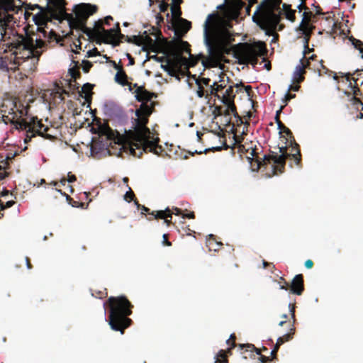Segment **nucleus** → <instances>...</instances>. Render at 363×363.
Listing matches in <instances>:
<instances>
[{
  "mask_svg": "<svg viewBox=\"0 0 363 363\" xmlns=\"http://www.w3.org/2000/svg\"><path fill=\"white\" fill-rule=\"evenodd\" d=\"M204 42L207 47L208 55H201L202 65L205 68L216 67L223 61L225 55L233 53L241 65L250 64L255 67L258 63V56L265 55L267 48L264 43L254 44L238 43L230 46L234 40L230 31L220 25L218 13L207 16L203 28Z\"/></svg>",
  "mask_w": 363,
  "mask_h": 363,
  "instance_id": "f257e3e1",
  "label": "nucleus"
},
{
  "mask_svg": "<svg viewBox=\"0 0 363 363\" xmlns=\"http://www.w3.org/2000/svg\"><path fill=\"white\" fill-rule=\"evenodd\" d=\"M283 107L277 111L275 116V121L277 123L279 133H284L285 135H281V141L284 145L279 147V155L274 151H270L269 155H265L262 158L259 157L256 150L251 147L249 152L252 156V160H255L257 163V169H259L262 166L267 164L273 163L272 168L274 173L279 172V173L284 172L286 160H290L294 161L296 166H301V154L299 145L296 142L292 132L280 121L279 114Z\"/></svg>",
  "mask_w": 363,
  "mask_h": 363,
  "instance_id": "f03ea898",
  "label": "nucleus"
},
{
  "mask_svg": "<svg viewBox=\"0 0 363 363\" xmlns=\"http://www.w3.org/2000/svg\"><path fill=\"white\" fill-rule=\"evenodd\" d=\"M66 0H47L46 10L52 18L60 21L67 20L71 30L83 33L87 28L88 18L97 11L98 7L90 4H79L74 7V16L72 13L66 12Z\"/></svg>",
  "mask_w": 363,
  "mask_h": 363,
  "instance_id": "7ed1b4c3",
  "label": "nucleus"
},
{
  "mask_svg": "<svg viewBox=\"0 0 363 363\" xmlns=\"http://www.w3.org/2000/svg\"><path fill=\"white\" fill-rule=\"evenodd\" d=\"M10 46L14 55L13 65L17 68L21 66L22 69L28 72H33L36 69L42 51L33 49L31 36L17 35L10 43Z\"/></svg>",
  "mask_w": 363,
  "mask_h": 363,
  "instance_id": "20e7f679",
  "label": "nucleus"
},
{
  "mask_svg": "<svg viewBox=\"0 0 363 363\" xmlns=\"http://www.w3.org/2000/svg\"><path fill=\"white\" fill-rule=\"evenodd\" d=\"M107 303L109 306V325L116 331L123 330L130 325L131 319L128 318L132 313L133 305L127 296H110Z\"/></svg>",
  "mask_w": 363,
  "mask_h": 363,
  "instance_id": "39448f33",
  "label": "nucleus"
},
{
  "mask_svg": "<svg viewBox=\"0 0 363 363\" xmlns=\"http://www.w3.org/2000/svg\"><path fill=\"white\" fill-rule=\"evenodd\" d=\"M281 0H262L253 15L254 21L258 16L266 26L275 29L281 20Z\"/></svg>",
  "mask_w": 363,
  "mask_h": 363,
  "instance_id": "423d86ee",
  "label": "nucleus"
},
{
  "mask_svg": "<svg viewBox=\"0 0 363 363\" xmlns=\"http://www.w3.org/2000/svg\"><path fill=\"white\" fill-rule=\"evenodd\" d=\"M28 107L24 106L20 101L6 100L0 108L1 121L6 124L11 123L16 129V123H21L23 116L27 115Z\"/></svg>",
  "mask_w": 363,
  "mask_h": 363,
  "instance_id": "0eeeda50",
  "label": "nucleus"
},
{
  "mask_svg": "<svg viewBox=\"0 0 363 363\" xmlns=\"http://www.w3.org/2000/svg\"><path fill=\"white\" fill-rule=\"evenodd\" d=\"M167 49L169 55L174 57L177 60L184 61L186 60V57H182L183 53L186 52L189 55V58L187 62L189 67L196 66L199 61L203 60V58L200 57L201 54H199L196 57H194L191 54L190 45L188 42L182 40H172L167 42Z\"/></svg>",
  "mask_w": 363,
  "mask_h": 363,
  "instance_id": "6e6552de",
  "label": "nucleus"
},
{
  "mask_svg": "<svg viewBox=\"0 0 363 363\" xmlns=\"http://www.w3.org/2000/svg\"><path fill=\"white\" fill-rule=\"evenodd\" d=\"M16 124L17 130L26 131V137L24 139L25 143H28L31 140V138L36 135L43 136L46 139L53 138L51 135L47 133L49 128L45 127L37 117L31 118L30 121H26L25 119H23L21 121V123H17Z\"/></svg>",
  "mask_w": 363,
  "mask_h": 363,
  "instance_id": "1a4fd4ad",
  "label": "nucleus"
},
{
  "mask_svg": "<svg viewBox=\"0 0 363 363\" xmlns=\"http://www.w3.org/2000/svg\"><path fill=\"white\" fill-rule=\"evenodd\" d=\"M135 116L137 118L135 119L134 130H130L128 133V136L131 140L130 143H146L150 147L154 146L150 140V130L147 127L149 116L141 114Z\"/></svg>",
  "mask_w": 363,
  "mask_h": 363,
  "instance_id": "9d476101",
  "label": "nucleus"
},
{
  "mask_svg": "<svg viewBox=\"0 0 363 363\" xmlns=\"http://www.w3.org/2000/svg\"><path fill=\"white\" fill-rule=\"evenodd\" d=\"M150 141L153 143L154 146L152 145V147H150V145L146 143H130L129 145L130 153L138 158L141 157L143 152H150L157 155H161L163 152V149L161 145L157 144L158 139Z\"/></svg>",
  "mask_w": 363,
  "mask_h": 363,
  "instance_id": "9b49d317",
  "label": "nucleus"
},
{
  "mask_svg": "<svg viewBox=\"0 0 363 363\" xmlns=\"http://www.w3.org/2000/svg\"><path fill=\"white\" fill-rule=\"evenodd\" d=\"M279 284L280 289H290L291 292L295 295H301L304 291V279L301 274L296 275L290 284L283 277H280Z\"/></svg>",
  "mask_w": 363,
  "mask_h": 363,
  "instance_id": "f8f14e48",
  "label": "nucleus"
},
{
  "mask_svg": "<svg viewBox=\"0 0 363 363\" xmlns=\"http://www.w3.org/2000/svg\"><path fill=\"white\" fill-rule=\"evenodd\" d=\"M15 23L12 14L0 13V40L6 41V38H10V35L13 32Z\"/></svg>",
  "mask_w": 363,
  "mask_h": 363,
  "instance_id": "ddd939ff",
  "label": "nucleus"
},
{
  "mask_svg": "<svg viewBox=\"0 0 363 363\" xmlns=\"http://www.w3.org/2000/svg\"><path fill=\"white\" fill-rule=\"evenodd\" d=\"M104 31V21L99 19L95 22L94 28H85L83 33L86 34L91 41H95L96 43L101 44V37Z\"/></svg>",
  "mask_w": 363,
  "mask_h": 363,
  "instance_id": "4468645a",
  "label": "nucleus"
},
{
  "mask_svg": "<svg viewBox=\"0 0 363 363\" xmlns=\"http://www.w3.org/2000/svg\"><path fill=\"white\" fill-rule=\"evenodd\" d=\"M306 69H311V62H308L307 58H302L300 60V63L296 67L294 72V82L299 84L304 80V74H306Z\"/></svg>",
  "mask_w": 363,
  "mask_h": 363,
  "instance_id": "2eb2a0df",
  "label": "nucleus"
},
{
  "mask_svg": "<svg viewBox=\"0 0 363 363\" xmlns=\"http://www.w3.org/2000/svg\"><path fill=\"white\" fill-rule=\"evenodd\" d=\"M18 153H6V155L0 154V181L9 176L8 169L10 168L9 161H11Z\"/></svg>",
  "mask_w": 363,
  "mask_h": 363,
  "instance_id": "dca6fc26",
  "label": "nucleus"
},
{
  "mask_svg": "<svg viewBox=\"0 0 363 363\" xmlns=\"http://www.w3.org/2000/svg\"><path fill=\"white\" fill-rule=\"evenodd\" d=\"M101 43L111 44L113 47L120 45L121 40H118V33H116V29H105L101 37Z\"/></svg>",
  "mask_w": 363,
  "mask_h": 363,
  "instance_id": "f3484780",
  "label": "nucleus"
},
{
  "mask_svg": "<svg viewBox=\"0 0 363 363\" xmlns=\"http://www.w3.org/2000/svg\"><path fill=\"white\" fill-rule=\"evenodd\" d=\"M191 28V23L184 18H179V23L175 28L174 34L177 36L175 40H182L183 35Z\"/></svg>",
  "mask_w": 363,
  "mask_h": 363,
  "instance_id": "a211bd4d",
  "label": "nucleus"
},
{
  "mask_svg": "<svg viewBox=\"0 0 363 363\" xmlns=\"http://www.w3.org/2000/svg\"><path fill=\"white\" fill-rule=\"evenodd\" d=\"M104 113L109 117L118 116L121 113V108L113 101H108L104 106Z\"/></svg>",
  "mask_w": 363,
  "mask_h": 363,
  "instance_id": "6ab92c4d",
  "label": "nucleus"
},
{
  "mask_svg": "<svg viewBox=\"0 0 363 363\" xmlns=\"http://www.w3.org/2000/svg\"><path fill=\"white\" fill-rule=\"evenodd\" d=\"M73 63H74V66L69 69V74L71 76L73 81H70L69 82V86L70 87H72L73 90H76L79 89V85L76 82V80L81 77V73L79 72V68L78 65L79 62L77 61H73Z\"/></svg>",
  "mask_w": 363,
  "mask_h": 363,
  "instance_id": "aec40b11",
  "label": "nucleus"
},
{
  "mask_svg": "<svg viewBox=\"0 0 363 363\" xmlns=\"http://www.w3.org/2000/svg\"><path fill=\"white\" fill-rule=\"evenodd\" d=\"M135 93L137 101L142 103H147L155 96L153 93L146 90L144 86H138Z\"/></svg>",
  "mask_w": 363,
  "mask_h": 363,
  "instance_id": "412c9836",
  "label": "nucleus"
},
{
  "mask_svg": "<svg viewBox=\"0 0 363 363\" xmlns=\"http://www.w3.org/2000/svg\"><path fill=\"white\" fill-rule=\"evenodd\" d=\"M240 347L242 350L245 349V351H250V352L255 351L256 354L259 356V359L261 362L260 363H267L270 360L269 357L262 355L261 354V350L256 348L254 345H252V344L240 345Z\"/></svg>",
  "mask_w": 363,
  "mask_h": 363,
  "instance_id": "4be33fe9",
  "label": "nucleus"
},
{
  "mask_svg": "<svg viewBox=\"0 0 363 363\" xmlns=\"http://www.w3.org/2000/svg\"><path fill=\"white\" fill-rule=\"evenodd\" d=\"M17 69L16 65H13V59L6 57H0V70L7 72L10 69L15 71Z\"/></svg>",
  "mask_w": 363,
  "mask_h": 363,
  "instance_id": "5701e85b",
  "label": "nucleus"
},
{
  "mask_svg": "<svg viewBox=\"0 0 363 363\" xmlns=\"http://www.w3.org/2000/svg\"><path fill=\"white\" fill-rule=\"evenodd\" d=\"M141 37L142 45H143V50L147 51V47H151L152 52H157L155 47L154 40L147 33V31H144L143 35H140Z\"/></svg>",
  "mask_w": 363,
  "mask_h": 363,
  "instance_id": "b1692460",
  "label": "nucleus"
},
{
  "mask_svg": "<svg viewBox=\"0 0 363 363\" xmlns=\"http://www.w3.org/2000/svg\"><path fill=\"white\" fill-rule=\"evenodd\" d=\"M172 57V59L170 58V61L169 62H166V65H162L161 67L169 75L174 76L176 74L175 68L178 66L179 62V60H177L174 57Z\"/></svg>",
  "mask_w": 363,
  "mask_h": 363,
  "instance_id": "393cba45",
  "label": "nucleus"
},
{
  "mask_svg": "<svg viewBox=\"0 0 363 363\" xmlns=\"http://www.w3.org/2000/svg\"><path fill=\"white\" fill-rule=\"evenodd\" d=\"M115 81L122 86L130 85V90H132L131 84H128V76L123 67H120L119 71L115 75Z\"/></svg>",
  "mask_w": 363,
  "mask_h": 363,
  "instance_id": "a878e982",
  "label": "nucleus"
},
{
  "mask_svg": "<svg viewBox=\"0 0 363 363\" xmlns=\"http://www.w3.org/2000/svg\"><path fill=\"white\" fill-rule=\"evenodd\" d=\"M291 6L286 4H282V10L283 14L285 16V18L289 20L291 22H294L296 20V10L291 9ZM282 14V12H281Z\"/></svg>",
  "mask_w": 363,
  "mask_h": 363,
  "instance_id": "bb28decb",
  "label": "nucleus"
},
{
  "mask_svg": "<svg viewBox=\"0 0 363 363\" xmlns=\"http://www.w3.org/2000/svg\"><path fill=\"white\" fill-rule=\"evenodd\" d=\"M223 104L227 106V108L225 111V115L233 114L235 117L240 118L233 100L227 99L225 101H223Z\"/></svg>",
  "mask_w": 363,
  "mask_h": 363,
  "instance_id": "cd10ccee",
  "label": "nucleus"
},
{
  "mask_svg": "<svg viewBox=\"0 0 363 363\" xmlns=\"http://www.w3.org/2000/svg\"><path fill=\"white\" fill-rule=\"evenodd\" d=\"M172 211L169 208H167L164 211L161 210L151 212V216L155 219H164L166 218V217H170V218H172Z\"/></svg>",
  "mask_w": 363,
  "mask_h": 363,
  "instance_id": "c85d7f7f",
  "label": "nucleus"
},
{
  "mask_svg": "<svg viewBox=\"0 0 363 363\" xmlns=\"http://www.w3.org/2000/svg\"><path fill=\"white\" fill-rule=\"evenodd\" d=\"M245 6V2L242 0H235V2L231 5L228 6L233 11V14L235 17L238 16L242 7Z\"/></svg>",
  "mask_w": 363,
  "mask_h": 363,
  "instance_id": "c756f323",
  "label": "nucleus"
},
{
  "mask_svg": "<svg viewBox=\"0 0 363 363\" xmlns=\"http://www.w3.org/2000/svg\"><path fill=\"white\" fill-rule=\"evenodd\" d=\"M223 244L220 242H218L213 235H210L207 239V246L210 250L217 251Z\"/></svg>",
  "mask_w": 363,
  "mask_h": 363,
  "instance_id": "7c9ffc66",
  "label": "nucleus"
},
{
  "mask_svg": "<svg viewBox=\"0 0 363 363\" xmlns=\"http://www.w3.org/2000/svg\"><path fill=\"white\" fill-rule=\"evenodd\" d=\"M152 112V108L147 103H142L140 108L135 111V115H144L150 116Z\"/></svg>",
  "mask_w": 363,
  "mask_h": 363,
  "instance_id": "2f4dec72",
  "label": "nucleus"
},
{
  "mask_svg": "<svg viewBox=\"0 0 363 363\" xmlns=\"http://www.w3.org/2000/svg\"><path fill=\"white\" fill-rule=\"evenodd\" d=\"M93 87H94V85H92L89 83L84 84L82 87V92L85 94L84 99L89 103H91V94H92L91 91H92Z\"/></svg>",
  "mask_w": 363,
  "mask_h": 363,
  "instance_id": "473e14b6",
  "label": "nucleus"
},
{
  "mask_svg": "<svg viewBox=\"0 0 363 363\" xmlns=\"http://www.w3.org/2000/svg\"><path fill=\"white\" fill-rule=\"evenodd\" d=\"M118 40H121V43L124 40L129 43H133L138 46L142 45L141 37L140 35L128 36L124 35V38H118Z\"/></svg>",
  "mask_w": 363,
  "mask_h": 363,
  "instance_id": "72a5a7b5",
  "label": "nucleus"
},
{
  "mask_svg": "<svg viewBox=\"0 0 363 363\" xmlns=\"http://www.w3.org/2000/svg\"><path fill=\"white\" fill-rule=\"evenodd\" d=\"M238 92L237 90L234 92V87L233 86H230L225 91L222 97H220L222 102L225 101L227 99H232L234 101L235 94Z\"/></svg>",
  "mask_w": 363,
  "mask_h": 363,
  "instance_id": "f704fd0d",
  "label": "nucleus"
},
{
  "mask_svg": "<svg viewBox=\"0 0 363 363\" xmlns=\"http://www.w3.org/2000/svg\"><path fill=\"white\" fill-rule=\"evenodd\" d=\"M295 328H292L290 329V333L284 335L281 337H279L277 339V344L281 346L282 344H284L286 341H289L293 338V335L294 334Z\"/></svg>",
  "mask_w": 363,
  "mask_h": 363,
  "instance_id": "c9c22d12",
  "label": "nucleus"
},
{
  "mask_svg": "<svg viewBox=\"0 0 363 363\" xmlns=\"http://www.w3.org/2000/svg\"><path fill=\"white\" fill-rule=\"evenodd\" d=\"M164 54H166V56L159 57L157 55H152L150 57V58L155 60V61L158 62H169L170 61V57H172L169 55V50L167 49V44L166 45V50L164 52Z\"/></svg>",
  "mask_w": 363,
  "mask_h": 363,
  "instance_id": "e433bc0d",
  "label": "nucleus"
},
{
  "mask_svg": "<svg viewBox=\"0 0 363 363\" xmlns=\"http://www.w3.org/2000/svg\"><path fill=\"white\" fill-rule=\"evenodd\" d=\"M56 190L58 192H60L62 195H63L66 197L67 201L72 207H79V206H82L84 205L83 203H79V201H74L70 196H69L66 193L63 192L61 189H56Z\"/></svg>",
  "mask_w": 363,
  "mask_h": 363,
  "instance_id": "4c0bfd02",
  "label": "nucleus"
},
{
  "mask_svg": "<svg viewBox=\"0 0 363 363\" xmlns=\"http://www.w3.org/2000/svg\"><path fill=\"white\" fill-rule=\"evenodd\" d=\"M313 28L314 26H311L309 22L301 21L297 28V31H299L301 34L302 33L313 32Z\"/></svg>",
  "mask_w": 363,
  "mask_h": 363,
  "instance_id": "58836bf2",
  "label": "nucleus"
},
{
  "mask_svg": "<svg viewBox=\"0 0 363 363\" xmlns=\"http://www.w3.org/2000/svg\"><path fill=\"white\" fill-rule=\"evenodd\" d=\"M216 85V81L213 82V84L209 85V89L206 90V98H208L209 96L213 95L216 97H218V99H220V95L217 93V91L215 88Z\"/></svg>",
  "mask_w": 363,
  "mask_h": 363,
  "instance_id": "ea45409f",
  "label": "nucleus"
},
{
  "mask_svg": "<svg viewBox=\"0 0 363 363\" xmlns=\"http://www.w3.org/2000/svg\"><path fill=\"white\" fill-rule=\"evenodd\" d=\"M350 40H351L354 47L359 50L360 53L363 54V42H362L360 40L354 38L352 36L350 38Z\"/></svg>",
  "mask_w": 363,
  "mask_h": 363,
  "instance_id": "a19ab883",
  "label": "nucleus"
},
{
  "mask_svg": "<svg viewBox=\"0 0 363 363\" xmlns=\"http://www.w3.org/2000/svg\"><path fill=\"white\" fill-rule=\"evenodd\" d=\"M172 16L174 18H180L182 16L181 6H171Z\"/></svg>",
  "mask_w": 363,
  "mask_h": 363,
  "instance_id": "79ce46f5",
  "label": "nucleus"
},
{
  "mask_svg": "<svg viewBox=\"0 0 363 363\" xmlns=\"http://www.w3.org/2000/svg\"><path fill=\"white\" fill-rule=\"evenodd\" d=\"M222 362L223 363H228V359L227 357V354L223 350L219 351L216 356V359Z\"/></svg>",
  "mask_w": 363,
  "mask_h": 363,
  "instance_id": "37998d69",
  "label": "nucleus"
},
{
  "mask_svg": "<svg viewBox=\"0 0 363 363\" xmlns=\"http://www.w3.org/2000/svg\"><path fill=\"white\" fill-rule=\"evenodd\" d=\"M46 46L45 43L41 39H36L35 43H34V40H33V47L35 50H38V49L43 48Z\"/></svg>",
  "mask_w": 363,
  "mask_h": 363,
  "instance_id": "c03bdc74",
  "label": "nucleus"
},
{
  "mask_svg": "<svg viewBox=\"0 0 363 363\" xmlns=\"http://www.w3.org/2000/svg\"><path fill=\"white\" fill-rule=\"evenodd\" d=\"M312 33H313V32L301 33L302 35H303V47L306 49H308V46L309 41H310L311 37L312 35Z\"/></svg>",
  "mask_w": 363,
  "mask_h": 363,
  "instance_id": "a18cd8bd",
  "label": "nucleus"
},
{
  "mask_svg": "<svg viewBox=\"0 0 363 363\" xmlns=\"http://www.w3.org/2000/svg\"><path fill=\"white\" fill-rule=\"evenodd\" d=\"M338 74L337 73H334V75H333V79L335 80H337L338 77H345L346 78V80L347 82H350V80H351V78L350 77L352 76V74L351 73H344V72H338Z\"/></svg>",
  "mask_w": 363,
  "mask_h": 363,
  "instance_id": "49530a36",
  "label": "nucleus"
},
{
  "mask_svg": "<svg viewBox=\"0 0 363 363\" xmlns=\"http://www.w3.org/2000/svg\"><path fill=\"white\" fill-rule=\"evenodd\" d=\"M197 86H198V90L196 91L197 96L199 98H202L204 96H206V90L204 89L203 86H201L199 82H196Z\"/></svg>",
  "mask_w": 363,
  "mask_h": 363,
  "instance_id": "de8ad7c7",
  "label": "nucleus"
},
{
  "mask_svg": "<svg viewBox=\"0 0 363 363\" xmlns=\"http://www.w3.org/2000/svg\"><path fill=\"white\" fill-rule=\"evenodd\" d=\"M349 86H350L352 89L353 91V96L357 97V96H362V93L360 89L358 87V86L356 84L354 86H352V82H350L349 84Z\"/></svg>",
  "mask_w": 363,
  "mask_h": 363,
  "instance_id": "09e8293b",
  "label": "nucleus"
},
{
  "mask_svg": "<svg viewBox=\"0 0 363 363\" xmlns=\"http://www.w3.org/2000/svg\"><path fill=\"white\" fill-rule=\"evenodd\" d=\"M92 67V63L88 60L82 61V69L85 73H88Z\"/></svg>",
  "mask_w": 363,
  "mask_h": 363,
  "instance_id": "8fccbe9b",
  "label": "nucleus"
},
{
  "mask_svg": "<svg viewBox=\"0 0 363 363\" xmlns=\"http://www.w3.org/2000/svg\"><path fill=\"white\" fill-rule=\"evenodd\" d=\"M15 202L13 201H9L5 204L3 203V201L0 199V210L2 211L6 208H11L13 206Z\"/></svg>",
  "mask_w": 363,
  "mask_h": 363,
  "instance_id": "3c124183",
  "label": "nucleus"
},
{
  "mask_svg": "<svg viewBox=\"0 0 363 363\" xmlns=\"http://www.w3.org/2000/svg\"><path fill=\"white\" fill-rule=\"evenodd\" d=\"M6 4L7 11H14L16 6L14 4V0H4Z\"/></svg>",
  "mask_w": 363,
  "mask_h": 363,
  "instance_id": "603ef678",
  "label": "nucleus"
},
{
  "mask_svg": "<svg viewBox=\"0 0 363 363\" xmlns=\"http://www.w3.org/2000/svg\"><path fill=\"white\" fill-rule=\"evenodd\" d=\"M134 198H135V194L130 188L129 191L125 193V194L124 196V199L125 201L130 202L131 201H133L134 199Z\"/></svg>",
  "mask_w": 363,
  "mask_h": 363,
  "instance_id": "864d4df0",
  "label": "nucleus"
},
{
  "mask_svg": "<svg viewBox=\"0 0 363 363\" xmlns=\"http://www.w3.org/2000/svg\"><path fill=\"white\" fill-rule=\"evenodd\" d=\"M196 82H199V84L201 85V86H209L211 85L210 84V82H211V79L210 78H206V77H199V79H196Z\"/></svg>",
  "mask_w": 363,
  "mask_h": 363,
  "instance_id": "5fc2aeb1",
  "label": "nucleus"
},
{
  "mask_svg": "<svg viewBox=\"0 0 363 363\" xmlns=\"http://www.w3.org/2000/svg\"><path fill=\"white\" fill-rule=\"evenodd\" d=\"M313 16L311 11H304L303 13V18L301 21L309 22L311 21V16Z\"/></svg>",
  "mask_w": 363,
  "mask_h": 363,
  "instance_id": "6e6d98bb",
  "label": "nucleus"
},
{
  "mask_svg": "<svg viewBox=\"0 0 363 363\" xmlns=\"http://www.w3.org/2000/svg\"><path fill=\"white\" fill-rule=\"evenodd\" d=\"M160 11L162 13L166 12L169 9V4L165 2L164 1H162L160 2L159 5Z\"/></svg>",
  "mask_w": 363,
  "mask_h": 363,
  "instance_id": "4d7b16f0",
  "label": "nucleus"
},
{
  "mask_svg": "<svg viewBox=\"0 0 363 363\" xmlns=\"http://www.w3.org/2000/svg\"><path fill=\"white\" fill-rule=\"evenodd\" d=\"M135 203L138 206V208H140L143 211L142 213H147L149 215H151L150 209L149 208L145 207V206H141L140 204L138 203V201L136 200L135 201Z\"/></svg>",
  "mask_w": 363,
  "mask_h": 363,
  "instance_id": "13d9d810",
  "label": "nucleus"
},
{
  "mask_svg": "<svg viewBox=\"0 0 363 363\" xmlns=\"http://www.w3.org/2000/svg\"><path fill=\"white\" fill-rule=\"evenodd\" d=\"M295 97H296L295 94H291V93H289V91H288L286 93V94L285 95V97L284 99V102L285 103V105H286L291 99H294Z\"/></svg>",
  "mask_w": 363,
  "mask_h": 363,
  "instance_id": "bf43d9fd",
  "label": "nucleus"
},
{
  "mask_svg": "<svg viewBox=\"0 0 363 363\" xmlns=\"http://www.w3.org/2000/svg\"><path fill=\"white\" fill-rule=\"evenodd\" d=\"M295 308H296L295 303H290L289 304V312H290L294 320H295Z\"/></svg>",
  "mask_w": 363,
  "mask_h": 363,
  "instance_id": "052dcab7",
  "label": "nucleus"
},
{
  "mask_svg": "<svg viewBox=\"0 0 363 363\" xmlns=\"http://www.w3.org/2000/svg\"><path fill=\"white\" fill-rule=\"evenodd\" d=\"M351 101L354 106H357V107H358V106H361L363 107V103L361 101V100L359 98H357L356 96H352L351 98Z\"/></svg>",
  "mask_w": 363,
  "mask_h": 363,
  "instance_id": "680f3d73",
  "label": "nucleus"
},
{
  "mask_svg": "<svg viewBox=\"0 0 363 363\" xmlns=\"http://www.w3.org/2000/svg\"><path fill=\"white\" fill-rule=\"evenodd\" d=\"M99 52L96 48H94L93 50L88 51L87 57H93L99 55Z\"/></svg>",
  "mask_w": 363,
  "mask_h": 363,
  "instance_id": "e2e57ef3",
  "label": "nucleus"
},
{
  "mask_svg": "<svg viewBox=\"0 0 363 363\" xmlns=\"http://www.w3.org/2000/svg\"><path fill=\"white\" fill-rule=\"evenodd\" d=\"M280 346L279 345H277L276 343L274 349L271 351L270 354H271V357H272V359H274L276 358L277 357V353L279 349Z\"/></svg>",
  "mask_w": 363,
  "mask_h": 363,
  "instance_id": "0e129e2a",
  "label": "nucleus"
},
{
  "mask_svg": "<svg viewBox=\"0 0 363 363\" xmlns=\"http://www.w3.org/2000/svg\"><path fill=\"white\" fill-rule=\"evenodd\" d=\"M113 28L116 29V31L118 33V38H124V34L121 33L119 23H116V25H115V27Z\"/></svg>",
  "mask_w": 363,
  "mask_h": 363,
  "instance_id": "69168bd1",
  "label": "nucleus"
},
{
  "mask_svg": "<svg viewBox=\"0 0 363 363\" xmlns=\"http://www.w3.org/2000/svg\"><path fill=\"white\" fill-rule=\"evenodd\" d=\"M235 339L236 337L235 334H232L230 337V339L227 340V344L230 345L232 342V347H234L235 346Z\"/></svg>",
  "mask_w": 363,
  "mask_h": 363,
  "instance_id": "338daca9",
  "label": "nucleus"
},
{
  "mask_svg": "<svg viewBox=\"0 0 363 363\" xmlns=\"http://www.w3.org/2000/svg\"><path fill=\"white\" fill-rule=\"evenodd\" d=\"M163 244L167 246H171L172 242L168 240V235L164 234L163 236Z\"/></svg>",
  "mask_w": 363,
  "mask_h": 363,
  "instance_id": "774afa93",
  "label": "nucleus"
}]
</instances>
